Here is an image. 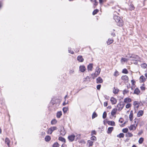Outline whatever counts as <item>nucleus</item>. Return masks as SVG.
Returning a JSON list of instances; mask_svg holds the SVG:
<instances>
[{
	"label": "nucleus",
	"instance_id": "obj_1",
	"mask_svg": "<svg viewBox=\"0 0 147 147\" xmlns=\"http://www.w3.org/2000/svg\"><path fill=\"white\" fill-rule=\"evenodd\" d=\"M61 100L59 99L54 98L51 100L49 109L51 111H55L58 109Z\"/></svg>",
	"mask_w": 147,
	"mask_h": 147
},
{
	"label": "nucleus",
	"instance_id": "obj_2",
	"mask_svg": "<svg viewBox=\"0 0 147 147\" xmlns=\"http://www.w3.org/2000/svg\"><path fill=\"white\" fill-rule=\"evenodd\" d=\"M113 18L117 23V25L119 26H123V24L122 20L119 16H115Z\"/></svg>",
	"mask_w": 147,
	"mask_h": 147
},
{
	"label": "nucleus",
	"instance_id": "obj_3",
	"mask_svg": "<svg viewBox=\"0 0 147 147\" xmlns=\"http://www.w3.org/2000/svg\"><path fill=\"white\" fill-rule=\"evenodd\" d=\"M126 57L128 58L129 60H135L136 61L139 59V57L137 55H134L129 54L126 56Z\"/></svg>",
	"mask_w": 147,
	"mask_h": 147
},
{
	"label": "nucleus",
	"instance_id": "obj_4",
	"mask_svg": "<svg viewBox=\"0 0 147 147\" xmlns=\"http://www.w3.org/2000/svg\"><path fill=\"white\" fill-rule=\"evenodd\" d=\"M57 129V127L55 126L51 127L49 128L47 131V133L48 134H51L53 132L54 130Z\"/></svg>",
	"mask_w": 147,
	"mask_h": 147
},
{
	"label": "nucleus",
	"instance_id": "obj_5",
	"mask_svg": "<svg viewBox=\"0 0 147 147\" xmlns=\"http://www.w3.org/2000/svg\"><path fill=\"white\" fill-rule=\"evenodd\" d=\"M125 104L123 102H120L117 105V107L118 108L119 111L121 110L123 108Z\"/></svg>",
	"mask_w": 147,
	"mask_h": 147
},
{
	"label": "nucleus",
	"instance_id": "obj_6",
	"mask_svg": "<svg viewBox=\"0 0 147 147\" xmlns=\"http://www.w3.org/2000/svg\"><path fill=\"white\" fill-rule=\"evenodd\" d=\"M76 137V136L72 134L70 135H69L68 137V139L69 141L70 142H72L73 141Z\"/></svg>",
	"mask_w": 147,
	"mask_h": 147
},
{
	"label": "nucleus",
	"instance_id": "obj_7",
	"mask_svg": "<svg viewBox=\"0 0 147 147\" xmlns=\"http://www.w3.org/2000/svg\"><path fill=\"white\" fill-rule=\"evenodd\" d=\"M60 134L62 136H64L66 134V132L63 127H61L60 130Z\"/></svg>",
	"mask_w": 147,
	"mask_h": 147
},
{
	"label": "nucleus",
	"instance_id": "obj_8",
	"mask_svg": "<svg viewBox=\"0 0 147 147\" xmlns=\"http://www.w3.org/2000/svg\"><path fill=\"white\" fill-rule=\"evenodd\" d=\"M127 58H122L121 59V62L122 64H124L125 62H127L129 60L128 58L127 57Z\"/></svg>",
	"mask_w": 147,
	"mask_h": 147
},
{
	"label": "nucleus",
	"instance_id": "obj_9",
	"mask_svg": "<svg viewBox=\"0 0 147 147\" xmlns=\"http://www.w3.org/2000/svg\"><path fill=\"white\" fill-rule=\"evenodd\" d=\"M110 101L113 105L115 104L117 102L116 99L113 97L111 98Z\"/></svg>",
	"mask_w": 147,
	"mask_h": 147
},
{
	"label": "nucleus",
	"instance_id": "obj_10",
	"mask_svg": "<svg viewBox=\"0 0 147 147\" xmlns=\"http://www.w3.org/2000/svg\"><path fill=\"white\" fill-rule=\"evenodd\" d=\"M77 59L79 62H82L84 61V59L83 58L82 56L81 55L78 56Z\"/></svg>",
	"mask_w": 147,
	"mask_h": 147
},
{
	"label": "nucleus",
	"instance_id": "obj_11",
	"mask_svg": "<svg viewBox=\"0 0 147 147\" xmlns=\"http://www.w3.org/2000/svg\"><path fill=\"white\" fill-rule=\"evenodd\" d=\"M86 69V68L84 65H81L80 67V70L82 72H84Z\"/></svg>",
	"mask_w": 147,
	"mask_h": 147
},
{
	"label": "nucleus",
	"instance_id": "obj_12",
	"mask_svg": "<svg viewBox=\"0 0 147 147\" xmlns=\"http://www.w3.org/2000/svg\"><path fill=\"white\" fill-rule=\"evenodd\" d=\"M103 80L100 77H98L96 79V83L97 84L101 83L103 82Z\"/></svg>",
	"mask_w": 147,
	"mask_h": 147
},
{
	"label": "nucleus",
	"instance_id": "obj_13",
	"mask_svg": "<svg viewBox=\"0 0 147 147\" xmlns=\"http://www.w3.org/2000/svg\"><path fill=\"white\" fill-rule=\"evenodd\" d=\"M121 79L125 82H127L128 80V78L127 76L125 75L122 76Z\"/></svg>",
	"mask_w": 147,
	"mask_h": 147
},
{
	"label": "nucleus",
	"instance_id": "obj_14",
	"mask_svg": "<svg viewBox=\"0 0 147 147\" xmlns=\"http://www.w3.org/2000/svg\"><path fill=\"white\" fill-rule=\"evenodd\" d=\"M93 68V64L92 63H90L87 66V68L88 71H91Z\"/></svg>",
	"mask_w": 147,
	"mask_h": 147
},
{
	"label": "nucleus",
	"instance_id": "obj_15",
	"mask_svg": "<svg viewBox=\"0 0 147 147\" xmlns=\"http://www.w3.org/2000/svg\"><path fill=\"white\" fill-rule=\"evenodd\" d=\"M113 127H109L107 131V133L108 134H110L112 131L113 129Z\"/></svg>",
	"mask_w": 147,
	"mask_h": 147
},
{
	"label": "nucleus",
	"instance_id": "obj_16",
	"mask_svg": "<svg viewBox=\"0 0 147 147\" xmlns=\"http://www.w3.org/2000/svg\"><path fill=\"white\" fill-rule=\"evenodd\" d=\"M144 113L143 111L142 110H140L138 112L137 115L138 117L142 116Z\"/></svg>",
	"mask_w": 147,
	"mask_h": 147
},
{
	"label": "nucleus",
	"instance_id": "obj_17",
	"mask_svg": "<svg viewBox=\"0 0 147 147\" xmlns=\"http://www.w3.org/2000/svg\"><path fill=\"white\" fill-rule=\"evenodd\" d=\"M131 101V99L129 98H125L124 100V102L125 103L130 102Z\"/></svg>",
	"mask_w": 147,
	"mask_h": 147
},
{
	"label": "nucleus",
	"instance_id": "obj_18",
	"mask_svg": "<svg viewBox=\"0 0 147 147\" xmlns=\"http://www.w3.org/2000/svg\"><path fill=\"white\" fill-rule=\"evenodd\" d=\"M5 143L6 144H7L8 147H9L10 146V141L9 140V139L7 138H5Z\"/></svg>",
	"mask_w": 147,
	"mask_h": 147
},
{
	"label": "nucleus",
	"instance_id": "obj_19",
	"mask_svg": "<svg viewBox=\"0 0 147 147\" xmlns=\"http://www.w3.org/2000/svg\"><path fill=\"white\" fill-rule=\"evenodd\" d=\"M133 118V111H130V114L129 115V120L131 121H132Z\"/></svg>",
	"mask_w": 147,
	"mask_h": 147
},
{
	"label": "nucleus",
	"instance_id": "obj_20",
	"mask_svg": "<svg viewBox=\"0 0 147 147\" xmlns=\"http://www.w3.org/2000/svg\"><path fill=\"white\" fill-rule=\"evenodd\" d=\"M140 91L138 88H136L134 90V94L138 95L140 93Z\"/></svg>",
	"mask_w": 147,
	"mask_h": 147
},
{
	"label": "nucleus",
	"instance_id": "obj_21",
	"mask_svg": "<svg viewBox=\"0 0 147 147\" xmlns=\"http://www.w3.org/2000/svg\"><path fill=\"white\" fill-rule=\"evenodd\" d=\"M107 123L109 125L113 126L115 125V123L114 121H108L107 122Z\"/></svg>",
	"mask_w": 147,
	"mask_h": 147
},
{
	"label": "nucleus",
	"instance_id": "obj_22",
	"mask_svg": "<svg viewBox=\"0 0 147 147\" xmlns=\"http://www.w3.org/2000/svg\"><path fill=\"white\" fill-rule=\"evenodd\" d=\"M129 129L130 130H135L136 129V126L134 125H131L130 127H129Z\"/></svg>",
	"mask_w": 147,
	"mask_h": 147
},
{
	"label": "nucleus",
	"instance_id": "obj_23",
	"mask_svg": "<svg viewBox=\"0 0 147 147\" xmlns=\"http://www.w3.org/2000/svg\"><path fill=\"white\" fill-rule=\"evenodd\" d=\"M62 115V113L61 111H58L57 113V117L58 118H60Z\"/></svg>",
	"mask_w": 147,
	"mask_h": 147
},
{
	"label": "nucleus",
	"instance_id": "obj_24",
	"mask_svg": "<svg viewBox=\"0 0 147 147\" xmlns=\"http://www.w3.org/2000/svg\"><path fill=\"white\" fill-rule=\"evenodd\" d=\"M117 109H114L112 110L111 112V115L112 116H114L116 113Z\"/></svg>",
	"mask_w": 147,
	"mask_h": 147
},
{
	"label": "nucleus",
	"instance_id": "obj_25",
	"mask_svg": "<svg viewBox=\"0 0 147 147\" xmlns=\"http://www.w3.org/2000/svg\"><path fill=\"white\" fill-rule=\"evenodd\" d=\"M113 42V40L112 39H109L107 41V44L108 45L112 43Z\"/></svg>",
	"mask_w": 147,
	"mask_h": 147
},
{
	"label": "nucleus",
	"instance_id": "obj_26",
	"mask_svg": "<svg viewBox=\"0 0 147 147\" xmlns=\"http://www.w3.org/2000/svg\"><path fill=\"white\" fill-rule=\"evenodd\" d=\"M58 140H59L64 143H65L66 142V140L65 138L61 137H59L58 138Z\"/></svg>",
	"mask_w": 147,
	"mask_h": 147
},
{
	"label": "nucleus",
	"instance_id": "obj_27",
	"mask_svg": "<svg viewBox=\"0 0 147 147\" xmlns=\"http://www.w3.org/2000/svg\"><path fill=\"white\" fill-rule=\"evenodd\" d=\"M45 139L46 142H49L51 140V137L49 136H47L45 137Z\"/></svg>",
	"mask_w": 147,
	"mask_h": 147
},
{
	"label": "nucleus",
	"instance_id": "obj_28",
	"mask_svg": "<svg viewBox=\"0 0 147 147\" xmlns=\"http://www.w3.org/2000/svg\"><path fill=\"white\" fill-rule=\"evenodd\" d=\"M96 71L95 74L96 73H97V74H99L101 71V69L98 67H97L96 69Z\"/></svg>",
	"mask_w": 147,
	"mask_h": 147
},
{
	"label": "nucleus",
	"instance_id": "obj_29",
	"mask_svg": "<svg viewBox=\"0 0 147 147\" xmlns=\"http://www.w3.org/2000/svg\"><path fill=\"white\" fill-rule=\"evenodd\" d=\"M124 134L123 133H121L119 135H117V137L119 138H123L124 137Z\"/></svg>",
	"mask_w": 147,
	"mask_h": 147
},
{
	"label": "nucleus",
	"instance_id": "obj_30",
	"mask_svg": "<svg viewBox=\"0 0 147 147\" xmlns=\"http://www.w3.org/2000/svg\"><path fill=\"white\" fill-rule=\"evenodd\" d=\"M140 81H141L142 82H144L146 80V79L144 76H142L140 77Z\"/></svg>",
	"mask_w": 147,
	"mask_h": 147
},
{
	"label": "nucleus",
	"instance_id": "obj_31",
	"mask_svg": "<svg viewBox=\"0 0 147 147\" xmlns=\"http://www.w3.org/2000/svg\"><path fill=\"white\" fill-rule=\"evenodd\" d=\"M57 121L55 119H53L51 121V124L52 125H55L57 123Z\"/></svg>",
	"mask_w": 147,
	"mask_h": 147
},
{
	"label": "nucleus",
	"instance_id": "obj_32",
	"mask_svg": "<svg viewBox=\"0 0 147 147\" xmlns=\"http://www.w3.org/2000/svg\"><path fill=\"white\" fill-rule=\"evenodd\" d=\"M133 136V135L131 133L129 132L127 133L125 135V136L126 137H131Z\"/></svg>",
	"mask_w": 147,
	"mask_h": 147
},
{
	"label": "nucleus",
	"instance_id": "obj_33",
	"mask_svg": "<svg viewBox=\"0 0 147 147\" xmlns=\"http://www.w3.org/2000/svg\"><path fill=\"white\" fill-rule=\"evenodd\" d=\"M63 111L64 113H65L68 110V109L66 107H64L63 108Z\"/></svg>",
	"mask_w": 147,
	"mask_h": 147
},
{
	"label": "nucleus",
	"instance_id": "obj_34",
	"mask_svg": "<svg viewBox=\"0 0 147 147\" xmlns=\"http://www.w3.org/2000/svg\"><path fill=\"white\" fill-rule=\"evenodd\" d=\"M97 114L96 113L94 112L92 114V119H93L94 118H95V117H97Z\"/></svg>",
	"mask_w": 147,
	"mask_h": 147
},
{
	"label": "nucleus",
	"instance_id": "obj_35",
	"mask_svg": "<svg viewBox=\"0 0 147 147\" xmlns=\"http://www.w3.org/2000/svg\"><path fill=\"white\" fill-rule=\"evenodd\" d=\"M134 8V5L133 4H131L129 7V9L130 10H133Z\"/></svg>",
	"mask_w": 147,
	"mask_h": 147
},
{
	"label": "nucleus",
	"instance_id": "obj_36",
	"mask_svg": "<svg viewBox=\"0 0 147 147\" xmlns=\"http://www.w3.org/2000/svg\"><path fill=\"white\" fill-rule=\"evenodd\" d=\"M59 144L57 142L55 143L53 145V147H59Z\"/></svg>",
	"mask_w": 147,
	"mask_h": 147
},
{
	"label": "nucleus",
	"instance_id": "obj_37",
	"mask_svg": "<svg viewBox=\"0 0 147 147\" xmlns=\"http://www.w3.org/2000/svg\"><path fill=\"white\" fill-rule=\"evenodd\" d=\"M144 141V138H140L138 141L139 143L141 144Z\"/></svg>",
	"mask_w": 147,
	"mask_h": 147
},
{
	"label": "nucleus",
	"instance_id": "obj_38",
	"mask_svg": "<svg viewBox=\"0 0 147 147\" xmlns=\"http://www.w3.org/2000/svg\"><path fill=\"white\" fill-rule=\"evenodd\" d=\"M88 143L89 144V146H92L93 142L90 140L88 141Z\"/></svg>",
	"mask_w": 147,
	"mask_h": 147
},
{
	"label": "nucleus",
	"instance_id": "obj_39",
	"mask_svg": "<svg viewBox=\"0 0 147 147\" xmlns=\"http://www.w3.org/2000/svg\"><path fill=\"white\" fill-rule=\"evenodd\" d=\"M90 140H91L96 141V138L95 136H92L91 137Z\"/></svg>",
	"mask_w": 147,
	"mask_h": 147
},
{
	"label": "nucleus",
	"instance_id": "obj_40",
	"mask_svg": "<svg viewBox=\"0 0 147 147\" xmlns=\"http://www.w3.org/2000/svg\"><path fill=\"white\" fill-rule=\"evenodd\" d=\"M99 11V10L98 9H95L92 12V14L93 15H95Z\"/></svg>",
	"mask_w": 147,
	"mask_h": 147
},
{
	"label": "nucleus",
	"instance_id": "obj_41",
	"mask_svg": "<svg viewBox=\"0 0 147 147\" xmlns=\"http://www.w3.org/2000/svg\"><path fill=\"white\" fill-rule=\"evenodd\" d=\"M90 78V76H87L85 78V80H84V81H89Z\"/></svg>",
	"mask_w": 147,
	"mask_h": 147
},
{
	"label": "nucleus",
	"instance_id": "obj_42",
	"mask_svg": "<svg viewBox=\"0 0 147 147\" xmlns=\"http://www.w3.org/2000/svg\"><path fill=\"white\" fill-rule=\"evenodd\" d=\"M147 66V65L145 63H142L141 65V67L142 68H146Z\"/></svg>",
	"mask_w": 147,
	"mask_h": 147
},
{
	"label": "nucleus",
	"instance_id": "obj_43",
	"mask_svg": "<svg viewBox=\"0 0 147 147\" xmlns=\"http://www.w3.org/2000/svg\"><path fill=\"white\" fill-rule=\"evenodd\" d=\"M128 129L127 128L123 129H122V131L124 133H126L128 131Z\"/></svg>",
	"mask_w": 147,
	"mask_h": 147
},
{
	"label": "nucleus",
	"instance_id": "obj_44",
	"mask_svg": "<svg viewBox=\"0 0 147 147\" xmlns=\"http://www.w3.org/2000/svg\"><path fill=\"white\" fill-rule=\"evenodd\" d=\"M122 72L124 74H127L128 71L126 69H123Z\"/></svg>",
	"mask_w": 147,
	"mask_h": 147
},
{
	"label": "nucleus",
	"instance_id": "obj_45",
	"mask_svg": "<svg viewBox=\"0 0 147 147\" xmlns=\"http://www.w3.org/2000/svg\"><path fill=\"white\" fill-rule=\"evenodd\" d=\"M107 113L106 111H105L103 113L102 117L103 119H105L107 117Z\"/></svg>",
	"mask_w": 147,
	"mask_h": 147
},
{
	"label": "nucleus",
	"instance_id": "obj_46",
	"mask_svg": "<svg viewBox=\"0 0 147 147\" xmlns=\"http://www.w3.org/2000/svg\"><path fill=\"white\" fill-rule=\"evenodd\" d=\"M131 105L130 104L128 103L126 105L125 107L127 109H129L131 107Z\"/></svg>",
	"mask_w": 147,
	"mask_h": 147
},
{
	"label": "nucleus",
	"instance_id": "obj_47",
	"mask_svg": "<svg viewBox=\"0 0 147 147\" xmlns=\"http://www.w3.org/2000/svg\"><path fill=\"white\" fill-rule=\"evenodd\" d=\"M96 133L95 130H93L91 132V136H92L93 135H96Z\"/></svg>",
	"mask_w": 147,
	"mask_h": 147
},
{
	"label": "nucleus",
	"instance_id": "obj_48",
	"mask_svg": "<svg viewBox=\"0 0 147 147\" xmlns=\"http://www.w3.org/2000/svg\"><path fill=\"white\" fill-rule=\"evenodd\" d=\"M119 89H115V90L113 91V92L115 94H117L119 92Z\"/></svg>",
	"mask_w": 147,
	"mask_h": 147
},
{
	"label": "nucleus",
	"instance_id": "obj_49",
	"mask_svg": "<svg viewBox=\"0 0 147 147\" xmlns=\"http://www.w3.org/2000/svg\"><path fill=\"white\" fill-rule=\"evenodd\" d=\"M68 52L69 53L71 54H73L74 53V52L73 51H71V48L68 49Z\"/></svg>",
	"mask_w": 147,
	"mask_h": 147
},
{
	"label": "nucleus",
	"instance_id": "obj_50",
	"mask_svg": "<svg viewBox=\"0 0 147 147\" xmlns=\"http://www.w3.org/2000/svg\"><path fill=\"white\" fill-rule=\"evenodd\" d=\"M104 97L107 100H109L110 98L109 96H108L106 95H104Z\"/></svg>",
	"mask_w": 147,
	"mask_h": 147
},
{
	"label": "nucleus",
	"instance_id": "obj_51",
	"mask_svg": "<svg viewBox=\"0 0 147 147\" xmlns=\"http://www.w3.org/2000/svg\"><path fill=\"white\" fill-rule=\"evenodd\" d=\"M128 92H129V91L128 90H124L123 91V94L124 95H125V94L127 93Z\"/></svg>",
	"mask_w": 147,
	"mask_h": 147
},
{
	"label": "nucleus",
	"instance_id": "obj_52",
	"mask_svg": "<svg viewBox=\"0 0 147 147\" xmlns=\"http://www.w3.org/2000/svg\"><path fill=\"white\" fill-rule=\"evenodd\" d=\"M101 85L100 84H98L96 88L97 90H99L100 88Z\"/></svg>",
	"mask_w": 147,
	"mask_h": 147
},
{
	"label": "nucleus",
	"instance_id": "obj_53",
	"mask_svg": "<svg viewBox=\"0 0 147 147\" xmlns=\"http://www.w3.org/2000/svg\"><path fill=\"white\" fill-rule=\"evenodd\" d=\"M93 3L94 2V5H95V6L97 5L98 4V2H96V0H95V1H91Z\"/></svg>",
	"mask_w": 147,
	"mask_h": 147
},
{
	"label": "nucleus",
	"instance_id": "obj_54",
	"mask_svg": "<svg viewBox=\"0 0 147 147\" xmlns=\"http://www.w3.org/2000/svg\"><path fill=\"white\" fill-rule=\"evenodd\" d=\"M140 88L141 89L142 91H144L145 89V87L144 86H142L140 87Z\"/></svg>",
	"mask_w": 147,
	"mask_h": 147
},
{
	"label": "nucleus",
	"instance_id": "obj_55",
	"mask_svg": "<svg viewBox=\"0 0 147 147\" xmlns=\"http://www.w3.org/2000/svg\"><path fill=\"white\" fill-rule=\"evenodd\" d=\"M138 105V101H134L133 102V105L134 106H136V105Z\"/></svg>",
	"mask_w": 147,
	"mask_h": 147
},
{
	"label": "nucleus",
	"instance_id": "obj_56",
	"mask_svg": "<svg viewBox=\"0 0 147 147\" xmlns=\"http://www.w3.org/2000/svg\"><path fill=\"white\" fill-rule=\"evenodd\" d=\"M105 1V0H99V3L101 4H102V3Z\"/></svg>",
	"mask_w": 147,
	"mask_h": 147
},
{
	"label": "nucleus",
	"instance_id": "obj_57",
	"mask_svg": "<svg viewBox=\"0 0 147 147\" xmlns=\"http://www.w3.org/2000/svg\"><path fill=\"white\" fill-rule=\"evenodd\" d=\"M123 119L122 118H120L119 120V122H120L121 123H123Z\"/></svg>",
	"mask_w": 147,
	"mask_h": 147
},
{
	"label": "nucleus",
	"instance_id": "obj_58",
	"mask_svg": "<svg viewBox=\"0 0 147 147\" xmlns=\"http://www.w3.org/2000/svg\"><path fill=\"white\" fill-rule=\"evenodd\" d=\"M66 99H65V101L63 103V106H65L67 104V102H66Z\"/></svg>",
	"mask_w": 147,
	"mask_h": 147
},
{
	"label": "nucleus",
	"instance_id": "obj_59",
	"mask_svg": "<svg viewBox=\"0 0 147 147\" xmlns=\"http://www.w3.org/2000/svg\"><path fill=\"white\" fill-rule=\"evenodd\" d=\"M131 82L132 83V84H133V85H134L136 83L135 82V81L133 80H131Z\"/></svg>",
	"mask_w": 147,
	"mask_h": 147
},
{
	"label": "nucleus",
	"instance_id": "obj_60",
	"mask_svg": "<svg viewBox=\"0 0 147 147\" xmlns=\"http://www.w3.org/2000/svg\"><path fill=\"white\" fill-rule=\"evenodd\" d=\"M108 105V103L107 102H105L104 103V106L106 107H107Z\"/></svg>",
	"mask_w": 147,
	"mask_h": 147
},
{
	"label": "nucleus",
	"instance_id": "obj_61",
	"mask_svg": "<svg viewBox=\"0 0 147 147\" xmlns=\"http://www.w3.org/2000/svg\"><path fill=\"white\" fill-rule=\"evenodd\" d=\"M61 147H67V146L65 144H63L61 146Z\"/></svg>",
	"mask_w": 147,
	"mask_h": 147
},
{
	"label": "nucleus",
	"instance_id": "obj_62",
	"mask_svg": "<svg viewBox=\"0 0 147 147\" xmlns=\"http://www.w3.org/2000/svg\"><path fill=\"white\" fill-rule=\"evenodd\" d=\"M111 35L113 36H115V33H112L111 34Z\"/></svg>",
	"mask_w": 147,
	"mask_h": 147
},
{
	"label": "nucleus",
	"instance_id": "obj_63",
	"mask_svg": "<svg viewBox=\"0 0 147 147\" xmlns=\"http://www.w3.org/2000/svg\"><path fill=\"white\" fill-rule=\"evenodd\" d=\"M42 135H45V132H42Z\"/></svg>",
	"mask_w": 147,
	"mask_h": 147
},
{
	"label": "nucleus",
	"instance_id": "obj_64",
	"mask_svg": "<svg viewBox=\"0 0 147 147\" xmlns=\"http://www.w3.org/2000/svg\"><path fill=\"white\" fill-rule=\"evenodd\" d=\"M132 147H137L135 145H134L132 146Z\"/></svg>",
	"mask_w": 147,
	"mask_h": 147
}]
</instances>
